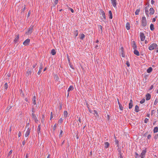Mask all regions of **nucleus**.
I'll use <instances>...</instances> for the list:
<instances>
[{
  "label": "nucleus",
  "instance_id": "obj_35",
  "mask_svg": "<svg viewBox=\"0 0 158 158\" xmlns=\"http://www.w3.org/2000/svg\"><path fill=\"white\" fill-rule=\"evenodd\" d=\"M85 35L84 34H81L80 39L81 40H82L84 39V38H85Z\"/></svg>",
  "mask_w": 158,
  "mask_h": 158
},
{
  "label": "nucleus",
  "instance_id": "obj_50",
  "mask_svg": "<svg viewBox=\"0 0 158 158\" xmlns=\"http://www.w3.org/2000/svg\"><path fill=\"white\" fill-rule=\"evenodd\" d=\"M31 111L32 112V113H34L35 112V108L34 107H32V108Z\"/></svg>",
  "mask_w": 158,
  "mask_h": 158
},
{
  "label": "nucleus",
  "instance_id": "obj_53",
  "mask_svg": "<svg viewBox=\"0 0 158 158\" xmlns=\"http://www.w3.org/2000/svg\"><path fill=\"white\" fill-rule=\"evenodd\" d=\"M135 158H137L138 156H139V154L136 152H135Z\"/></svg>",
  "mask_w": 158,
  "mask_h": 158
},
{
  "label": "nucleus",
  "instance_id": "obj_11",
  "mask_svg": "<svg viewBox=\"0 0 158 158\" xmlns=\"http://www.w3.org/2000/svg\"><path fill=\"white\" fill-rule=\"evenodd\" d=\"M43 65L41 63L40 65V67H39V71L38 72V74L40 75V74L41 72V70L43 69Z\"/></svg>",
  "mask_w": 158,
  "mask_h": 158
},
{
  "label": "nucleus",
  "instance_id": "obj_43",
  "mask_svg": "<svg viewBox=\"0 0 158 158\" xmlns=\"http://www.w3.org/2000/svg\"><path fill=\"white\" fill-rule=\"evenodd\" d=\"M63 122V119L62 118H60L58 121V123H62Z\"/></svg>",
  "mask_w": 158,
  "mask_h": 158
},
{
  "label": "nucleus",
  "instance_id": "obj_34",
  "mask_svg": "<svg viewBox=\"0 0 158 158\" xmlns=\"http://www.w3.org/2000/svg\"><path fill=\"white\" fill-rule=\"evenodd\" d=\"M26 9V6H25V5H24V7L21 10V13L22 14L23 13H24V12L25 10Z\"/></svg>",
  "mask_w": 158,
  "mask_h": 158
},
{
  "label": "nucleus",
  "instance_id": "obj_52",
  "mask_svg": "<svg viewBox=\"0 0 158 158\" xmlns=\"http://www.w3.org/2000/svg\"><path fill=\"white\" fill-rule=\"evenodd\" d=\"M31 11L30 10H29L28 12V13L27 15V18L29 17L31 15Z\"/></svg>",
  "mask_w": 158,
  "mask_h": 158
},
{
  "label": "nucleus",
  "instance_id": "obj_12",
  "mask_svg": "<svg viewBox=\"0 0 158 158\" xmlns=\"http://www.w3.org/2000/svg\"><path fill=\"white\" fill-rule=\"evenodd\" d=\"M133 101L132 99H131L130 101V102L129 104V108L131 109L132 108L133 106Z\"/></svg>",
  "mask_w": 158,
  "mask_h": 158
},
{
  "label": "nucleus",
  "instance_id": "obj_22",
  "mask_svg": "<svg viewBox=\"0 0 158 158\" xmlns=\"http://www.w3.org/2000/svg\"><path fill=\"white\" fill-rule=\"evenodd\" d=\"M147 6L145 7V13L147 16H148V12L149 11L147 9Z\"/></svg>",
  "mask_w": 158,
  "mask_h": 158
},
{
  "label": "nucleus",
  "instance_id": "obj_46",
  "mask_svg": "<svg viewBox=\"0 0 158 158\" xmlns=\"http://www.w3.org/2000/svg\"><path fill=\"white\" fill-rule=\"evenodd\" d=\"M119 108L120 110H123V107L121 104H120L119 105Z\"/></svg>",
  "mask_w": 158,
  "mask_h": 158
},
{
  "label": "nucleus",
  "instance_id": "obj_54",
  "mask_svg": "<svg viewBox=\"0 0 158 158\" xmlns=\"http://www.w3.org/2000/svg\"><path fill=\"white\" fill-rule=\"evenodd\" d=\"M126 64L128 67H129L130 66V64L128 61H127L126 62Z\"/></svg>",
  "mask_w": 158,
  "mask_h": 158
},
{
  "label": "nucleus",
  "instance_id": "obj_64",
  "mask_svg": "<svg viewBox=\"0 0 158 158\" xmlns=\"http://www.w3.org/2000/svg\"><path fill=\"white\" fill-rule=\"evenodd\" d=\"M21 133L20 131H19L18 134V136L19 137L21 136Z\"/></svg>",
  "mask_w": 158,
  "mask_h": 158
},
{
  "label": "nucleus",
  "instance_id": "obj_55",
  "mask_svg": "<svg viewBox=\"0 0 158 158\" xmlns=\"http://www.w3.org/2000/svg\"><path fill=\"white\" fill-rule=\"evenodd\" d=\"M69 9L71 11L72 13H73L74 12V11L73 10L72 8H69Z\"/></svg>",
  "mask_w": 158,
  "mask_h": 158
},
{
  "label": "nucleus",
  "instance_id": "obj_60",
  "mask_svg": "<svg viewBox=\"0 0 158 158\" xmlns=\"http://www.w3.org/2000/svg\"><path fill=\"white\" fill-rule=\"evenodd\" d=\"M56 128V124H55L53 127V130H54V131L55 130Z\"/></svg>",
  "mask_w": 158,
  "mask_h": 158
},
{
  "label": "nucleus",
  "instance_id": "obj_32",
  "mask_svg": "<svg viewBox=\"0 0 158 158\" xmlns=\"http://www.w3.org/2000/svg\"><path fill=\"white\" fill-rule=\"evenodd\" d=\"M118 154L119 155V157L120 158H123L122 156L123 153L121 152V150L118 151Z\"/></svg>",
  "mask_w": 158,
  "mask_h": 158
},
{
  "label": "nucleus",
  "instance_id": "obj_21",
  "mask_svg": "<svg viewBox=\"0 0 158 158\" xmlns=\"http://www.w3.org/2000/svg\"><path fill=\"white\" fill-rule=\"evenodd\" d=\"M109 18L111 19L112 18L113 16H112V12L111 10H110L109 11Z\"/></svg>",
  "mask_w": 158,
  "mask_h": 158
},
{
  "label": "nucleus",
  "instance_id": "obj_63",
  "mask_svg": "<svg viewBox=\"0 0 158 158\" xmlns=\"http://www.w3.org/2000/svg\"><path fill=\"white\" fill-rule=\"evenodd\" d=\"M25 100L28 103L29 102V100H28V99L27 98H25Z\"/></svg>",
  "mask_w": 158,
  "mask_h": 158
},
{
  "label": "nucleus",
  "instance_id": "obj_42",
  "mask_svg": "<svg viewBox=\"0 0 158 158\" xmlns=\"http://www.w3.org/2000/svg\"><path fill=\"white\" fill-rule=\"evenodd\" d=\"M98 27L99 28H100L101 30V32H102V26L101 25H99L98 26Z\"/></svg>",
  "mask_w": 158,
  "mask_h": 158
},
{
  "label": "nucleus",
  "instance_id": "obj_6",
  "mask_svg": "<svg viewBox=\"0 0 158 158\" xmlns=\"http://www.w3.org/2000/svg\"><path fill=\"white\" fill-rule=\"evenodd\" d=\"M31 130V129L29 127H28L27 128V130L25 133V137H27L29 135L30 132Z\"/></svg>",
  "mask_w": 158,
  "mask_h": 158
},
{
  "label": "nucleus",
  "instance_id": "obj_25",
  "mask_svg": "<svg viewBox=\"0 0 158 158\" xmlns=\"http://www.w3.org/2000/svg\"><path fill=\"white\" fill-rule=\"evenodd\" d=\"M105 148H107L109 147L110 144L108 142H106L105 143Z\"/></svg>",
  "mask_w": 158,
  "mask_h": 158
},
{
  "label": "nucleus",
  "instance_id": "obj_27",
  "mask_svg": "<svg viewBox=\"0 0 158 158\" xmlns=\"http://www.w3.org/2000/svg\"><path fill=\"white\" fill-rule=\"evenodd\" d=\"M68 113L67 112V111H64V117L65 118H66L68 116Z\"/></svg>",
  "mask_w": 158,
  "mask_h": 158
},
{
  "label": "nucleus",
  "instance_id": "obj_51",
  "mask_svg": "<svg viewBox=\"0 0 158 158\" xmlns=\"http://www.w3.org/2000/svg\"><path fill=\"white\" fill-rule=\"evenodd\" d=\"M58 0H55L54 1V3L55 4V5H56L58 3Z\"/></svg>",
  "mask_w": 158,
  "mask_h": 158
},
{
  "label": "nucleus",
  "instance_id": "obj_17",
  "mask_svg": "<svg viewBox=\"0 0 158 158\" xmlns=\"http://www.w3.org/2000/svg\"><path fill=\"white\" fill-rule=\"evenodd\" d=\"M101 12L102 17L104 19H106V17L105 16V13H104V11L103 10H101Z\"/></svg>",
  "mask_w": 158,
  "mask_h": 158
},
{
  "label": "nucleus",
  "instance_id": "obj_9",
  "mask_svg": "<svg viewBox=\"0 0 158 158\" xmlns=\"http://www.w3.org/2000/svg\"><path fill=\"white\" fill-rule=\"evenodd\" d=\"M131 46L133 49H136L137 48V46H136L135 42L134 41H132Z\"/></svg>",
  "mask_w": 158,
  "mask_h": 158
},
{
  "label": "nucleus",
  "instance_id": "obj_33",
  "mask_svg": "<svg viewBox=\"0 0 158 158\" xmlns=\"http://www.w3.org/2000/svg\"><path fill=\"white\" fill-rule=\"evenodd\" d=\"M51 53L52 55H54L56 54V52L54 49H53L52 50Z\"/></svg>",
  "mask_w": 158,
  "mask_h": 158
},
{
  "label": "nucleus",
  "instance_id": "obj_15",
  "mask_svg": "<svg viewBox=\"0 0 158 158\" xmlns=\"http://www.w3.org/2000/svg\"><path fill=\"white\" fill-rule=\"evenodd\" d=\"M134 53L137 56H139L140 55V54L139 52L136 49H134Z\"/></svg>",
  "mask_w": 158,
  "mask_h": 158
},
{
  "label": "nucleus",
  "instance_id": "obj_49",
  "mask_svg": "<svg viewBox=\"0 0 158 158\" xmlns=\"http://www.w3.org/2000/svg\"><path fill=\"white\" fill-rule=\"evenodd\" d=\"M148 120H149V119L148 118H145L144 120V123H148Z\"/></svg>",
  "mask_w": 158,
  "mask_h": 158
},
{
  "label": "nucleus",
  "instance_id": "obj_48",
  "mask_svg": "<svg viewBox=\"0 0 158 158\" xmlns=\"http://www.w3.org/2000/svg\"><path fill=\"white\" fill-rule=\"evenodd\" d=\"M158 102V101L157 100V99H156V100H155V101H154V105H156L157 104V103Z\"/></svg>",
  "mask_w": 158,
  "mask_h": 158
},
{
  "label": "nucleus",
  "instance_id": "obj_5",
  "mask_svg": "<svg viewBox=\"0 0 158 158\" xmlns=\"http://www.w3.org/2000/svg\"><path fill=\"white\" fill-rule=\"evenodd\" d=\"M33 28V26H31L28 29V31L26 32L27 34H31L32 32Z\"/></svg>",
  "mask_w": 158,
  "mask_h": 158
},
{
  "label": "nucleus",
  "instance_id": "obj_8",
  "mask_svg": "<svg viewBox=\"0 0 158 158\" xmlns=\"http://www.w3.org/2000/svg\"><path fill=\"white\" fill-rule=\"evenodd\" d=\"M31 115L32 116V118L34 120L35 122L36 123H37L38 120L35 114L34 113H32Z\"/></svg>",
  "mask_w": 158,
  "mask_h": 158
},
{
  "label": "nucleus",
  "instance_id": "obj_38",
  "mask_svg": "<svg viewBox=\"0 0 158 158\" xmlns=\"http://www.w3.org/2000/svg\"><path fill=\"white\" fill-rule=\"evenodd\" d=\"M44 114L42 115V119H41V122L42 123H44Z\"/></svg>",
  "mask_w": 158,
  "mask_h": 158
},
{
  "label": "nucleus",
  "instance_id": "obj_45",
  "mask_svg": "<svg viewBox=\"0 0 158 158\" xmlns=\"http://www.w3.org/2000/svg\"><path fill=\"white\" fill-rule=\"evenodd\" d=\"M158 138V134H156L154 137V139H156Z\"/></svg>",
  "mask_w": 158,
  "mask_h": 158
},
{
  "label": "nucleus",
  "instance_id": "obj_31",
  "mask_svg": "<svg viewBox=\"0 0 158 158\" xmlns=\"http://www.w3.org/2000/svg\"><path fill=\"white\" fill-rule=\"evenodd\" d=\"M152 67H149L147 70V72L148 73H150L152 71Z\"/></svg>",
  "mask_w": 158,
  "mask_h": 158
},
{
  "label": "nucleus",
  "instance_id": "obj_13",
  "mask_svg": "<svg viewBox=\"0 0 158 158\" xmlns=\"http://www.w3.org/2000/svg\"><path fill=\"white\" fill-rule=\"evenodd\" d=\"M151 98V95L149 93H147L146 95V99L147 101L149 100Z\"/></svg>",
  "mask_w": 158,
  "mask_h": 158
},
{
  "label": "nucleus",
  "instance_id": "obj_16",
  "mask_svg": "<svg viewBox=\"0 0 158 158\" xmlns=\"http://www.w3.org/2000/svg\"><path fill=\"white\" fill-rule=\"evenodd\" d=\"M19 39V35H18L16 36V37L14 40V42L15 43H16L18 41Z\"/></svg>",
  "mask_w": 158,
  "mask_h": 158
},
{
  "label": "nucleus",
  "instance_id": "obj_44",
  "mask_svg": "<svg viewBox=\"0 0 158 158\" xmlns=\"http://www.w3.org/2000/svg\"><path fill=\"white\" fill-rule=\"evenodd\" d=\"M53 115L52 114V112H51V116H50V120H51L53 118Z\"/></svg>",
  "mask_w": 158,
  "mask_h": 158
},
{
  "label": "nucleus",
  "instance_id": "obj_39",
  "mask_svg": "<svg viewBox=\"0 0 158 158\" xmlns=\"http://www.w3.org/2000/svg\"><path fill=\"white\" fill-rule=\"evenodd\" d=\"M59 104H60V106H59V110H60L62 109L63 104L61 103H60Z\"/></svg>",
  "mask_w": 158,
  "mask_h": 158
},
{
  "label": "nucleus",
  "instance_id": "obj_26",
  "mask_svg": "<svg viewBox=\"0 0 158 158\" xmlns=\"http://www.w3.org/2000/svg\"><path fill=\"white\" fill-rule=\"evenodd\" d=\"M74 89L73 86L72 85H70L69 88H68L67 91L69 92L70 91L73 90Z\"/></svg>",
  "mask_w": 158,
  "mask_h": 158
},
{
  "label": "nucleus",
  "instance_id": "obj_30",
  "mask_svg": "<svg viewBox=\"0 0 158 158\" xmlns=\"http://www.w3.org/2000/svg\"><path fill=\"white\" fill-rule=\"evenodd\" d=\"M158 132V127H155L153 129V132L156 133Z\"/></svg>",
  "mask_w": 158,
  "mask_h": 158
},
{
  "label": "nucleus",
  "instance_id": "obj_36",
  "mask_svg": "<svg viewBox=\"0 0 158 158\" xmlns=\"http://www.w3.org/2000/svg\"><path fill=\"white\" fill-rule=\"evenodd\" d=\"M140 11V9H137L135 13V15H138L139 14V12Z\"/></svg>",
  "mask_w": 158,
  "mask_h": 158
},
{
  "label": "nucleus",
  "instance_id": "obj_59",
  "mask_svg": "<svg viewBox=\"0 0 158 158\" xmlns=\"http://www.w3.org/2000/svg\"><path fill=\"white\" fill-rule=\"evenodd\" d=\"M121 56L122 57H124V56H125V54L124 53V52H121Z\"/></svg>",
  "mask_w": 158,
  "mask_h": 158
},
{
  "label": "nucleus",
  "instance_id": "obj_40",
  "mask_svg": "<svg viewBox=\"0 0 158 158\" xmlns=\"http://www.w3.org/2000/svg\"><path fill=\"white\" fill-rule=\"evenodd\" d=\"M115 143H116V144H117V145H119V142H118V140L117 139H116V137H115Z\"/></svg>",
  "mask_w": 158,
  "mask_h": 158
},
{
  "label": "nucleus",
  "instance_id": "obj_23",
  "mask_svg": "<svg viewBox=\"0 0 158 158\" xmlns=\"http://www.w3.org/2000/svg\"><path fill=\"white\" fill-rule=\"evenodd\" d=\"M41 129V124H39L38 125V128L37 129V131L38 132V134H39L40 132V130Z\"/></svg>",
  "mask_w": 158,
  "mask_h": 158
},
{
  "label": "nucleus",
  "instance_id": "obj_7",
  "mask_svg": "<svg viewBox=\"0 0 158 158\" xmlns=\"http://www.w3.org/2000/svg\"><path fill=\"white\" fill-rule=\"evenodd\" d=\"M30 40L29 39H27L23 42V44L25 46L28 45L30 43Z\"/></svg>",
  "mask_w": 158,
  "mask_h": 158
},
{
  "label": "nucleus",
  "instance_id": "obj_47",
  "mask_svg": "<svg viewBox=\"0 0 158 158\" xmlns=\"http://www.w3.org/2000/svg\"><path fill=\"white\" fill-rule=\"evenodd\" d=\"M94 111L97 116H99L98 113L96 110H94Z\"/></svg>",
  "mask_w": 158,
  "mask_h": 158
},
{
  "label": "nucleus",
  "instance_id": "obj_57",
  "mask_svg": "<svg viewBox=\"0 0 158 158\" xmlns=\"http://www.w3.org/2000/svg\"><path fill=\"white\" fill-rule=\"evenodd\" d=\"M120 51H121V52H124V49L123 47H121L120 48Z\"/></svg>",
  "mask_w": 158,
  "mask_h": 158
},
{
  "label": "nucleus",
  "instance_id": "obj_37",
  "mask_svg": "<svg viewBox=\"0 0 158 158\" xmlns=\"http://www.w3.org/2000/svg\"><path fill=\"white\" fill-rule=\"evenodd\" d=\"M8 87V85L7 83H6L4 85V88L6 90Z\"/></svg>",
  "mask_w": 158,
  "mask_h": 158
},
{
  "label": "nucleus",
  "instance_id": "obj_56",
  "mask_svg": "<svg viewBox=\"0 0 158 158\" xmlns=\"http://www.w3.org/2000/svg\"><path fill=\"white\" fill-rule=\"evenodd\" d=\"M151 137V135H148L147 136L148 139H150Z\"/></svg>",
  "mask_w": 158,
  "mask_h": 158
},
{
  "label": "nucleus",
  "instance_id": "obj_24",
  "mask_svg": "<svg viewBox=\"0 0 158 158\" xmlns=\"http://www.w3.org/2000/svg\"><path fill=\"white\" fill-rule=\"evenodd\" d=\"M36 97L35 96H34L33 97V98L32 99L33 103L34 105H35L36 104Z\"/></svg>",
  "mask_w": 158,
  "mask_h": 158
},
{
  "label": "nucleus",
  "instance_id": "obj_3",
  "mask_svg": "<svg viewBox=\"0 0 158 158\" xmlns=\"http://www.w3.org/2000/svg\"><path fill=\"white\" fill-rule=\"evenodd\" d=\"M140 38L141 41H143L145 39V36L144 33L141 32L140 33Z\"/></svg>",
  "mask_w": 158,
  "mask_h": 158
},
{
  "label": "nucleus",
  "instance_id": "obj_1",
  "mask_svg": "<svg viewBox=\"0 0 158 158\" xmlns=\"http://www.w3.org/2000/svg\"><path fill=\"white\" fill-rule=\"evenodd\" d=\"M157 46L156 43H153L149 46L148 49L150 51L153 50L157 47Z\"/></svg>",
  "mask_w": 158,
  "mask_h": 158
},
{
  "label": "nucleus",
  "instance_id": "obj_28",
  "mask_svg": "<svg viewBox=\"0 0 158 158\" xmlns=\"http://www.w3.org/2000/svg\"><path fill=\"white\" fill-rule=\"evenodd\" d=\"M150 28L151 31H153L155 28L154 27V25L153 24H151L150 25Z\"/></svg>",
  "mask_w": 158,
  "mask_h": 158
},
{
  "label": "nucleus",
  "instance_id": "obj_41",
  "mask_svg": "<svg viewBox=\"0 0 158 158\" xmlns=\"http://www.w3.org/2000/svg\"><path fill=\"white\" fill-rule=\"evenodd\" d=\"M145 101V99L144 98H143L140 101V103L141 104L143 103Z\"/></svg>",
  "mask_w": 158,
  "mask_h": 158
},
{
  "label": "nucleus",
  "instance_id": "obj_18",
  "mask_svg": "<svg viewBox=\"0 0 158 158\" xmlns=\"http://www.w3.org/2000/svg\"><path fill=\"white\" fill-rule=\"evenodd\" d=\"M126 27L127 30H129L130 28V25L129 23L127 22L126 25Z\"/></svg>",
  "mask_w": 158,
  "mask_h": 158
},
{
  "label": "nucleus",
  "instance_id": "obj_4",
  "mask_svg": "<svg viewBox=\"0 0 158 158\" xmlns=\"http://www.w3.org/2000/svg\"><path fill=\"white\" fill-rule=\"evenodd\" d=\"M147 152V150L146 149L142 151L141 154L139 156L140 157H142L144 158L145 156L146 153Z\"/></svg>",
  "mask_w": 158,
  "mask_h": 158
},
{
  "label": "nucleus",
  "instance_id": "obj_58",
  "mask_svg": "<svg viewBox=\"0 0 158 158\" xmlns=\"http://www.w3.org/2000/svg\"><path fill=\"white\" fill-rule=\"evenodd\" d=\"M36 65H37V64L36 63L33 64L32 66V68L33 69L35 68V67L36 66Z\"/></svg>",
  "mask_w": 158,
  "mask_h": 158
},
{
  "label": "nucleus",
  "instance_id": "obj_61",
  "mask_svg": "<svg viewBox=\"0 0 158 158\" xmlns=\"http://www.w3.org/2000/svg\"><path fill=\"white\" fill-rule=\"evenodd\" d=\"M157 17V16H156L155 18H154L153 19H152V22H155V21H156V18Z\"/></svg>",
  "mask_w": 158,
  "mask_h": 158
},
{
  "label": "nucleus",
  "instance_id": "obj_19",
  "mask_svg": "<svg viewBox=\"0 0 158 158\" xmlns=\"http://www.w3.org/2000/svg\"><path fill=\"white\" fill-rule=\"evenodd\" d=\"M139 107L138 105H136L135 106V111L136 113L139 112Z\"/></svg>",
  "mask_w": 158,
  "mask_h": 158
},
{
  "label": "nucleus",
  "instance_id": "obj_62",
  "mask_svg": "<svg viewBox=\"0 0 158 158\" xmlns=\"http://www.w3.org/2000/svg\"><path fill=\"white\" fill-rule=\"evenodd\" d=\"M69 65H70V67L71 68H72V69H74V67H73V65H71V64H69Z\"/></svg>",
  "mask_w": 158,
  "mask_h": 158
},
{
  "label": "nucleus",
  "instance_id": "obj_14",
  "mask_svg": "<svg viewBox=\"0 0 158 158\" xmlns=\"http://www.w3.org/2000/svg\"><path fill=\"white\" fill-rule=\"evenodd\" d=\"M149 14L151 15H153L155 12V10L153 8H150L149 9Z\"/></svg>",
  "mask_w": 158,
  "mask_h": 158
},
{
  "label": "nucleus",
  "instance_id": "obj_20",
  "mask_svg": "<svg viewBox=\"0 0 158 158\" xmlns=\"http://www.w3.org/2000/svg\"><path fill=\"white\" fill-rule=\"evenodd\" d=\"M32 72L31 70H28L26 73V76L28 77L31 74Z\"/></svg>",
  "mask_w": 158,
  "mask_h": 158
},
{
  "label": "nucleus",
  "instance_id": "obj_29",
  "mask_svg": "<svg viewBox=\"0 0 158 158\" xmlns=\"http://www.w3.org/2000/svg\"><path fill=\"white\" fill-rule=\"evenodd\" d=\"M75 37H76L78 35V31L77 30L73 32Z\"/></svg>",
  "mask_w": 158,
  "mask_h": 158
},
{
  "label": "nucleus",
  "instance_id": "obj_10",
  "mask_svg": "<svg viewBox=\"0 0 158 158\" xmlns=\"http://www.w3.org/2000/svg\"><path fill=\"white\" fill-rule=\"evenodd\" d=\"M111 3L114 7H115L117 5V1L116 0H111Z\"/></svg>",
  "mask_w": 158,
  "mask_h": 158
},
{
  "label": "nucleus",
  "instance_id": "obj_2",
  "mask_svg": "<svg viewBox=\"0 0 158 158\" xmlns=\"http://www.w3.org/2000/svg\"><path fill=\"white\" fill-rule=\"evenodd\" d=\"M141 23L143 27H145L147 25V21L145 17L143 16L142 17Z\"/></svg>",
  "mask_w": 158,
  "mask_h": 158
}]
</instances>
